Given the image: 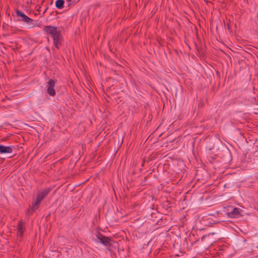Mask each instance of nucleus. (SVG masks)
<instances>
[{
	"instance_id": "1",
	"label": "nucleus",
	"mask_w": 258,
	"mask_h": 258,
	"mask_svg": "<svg viewBox=\"0 0 258 258\" xmlns=\"http://www.w3.org/2000/svg\"><path fill=\"white\" fill-rule=\"evenodd\" d=\"M45 30L48 33L52 35L54 44L56 47H58L61 41V36L59 31L57 30L56 27L51 26H46Z\"/></svg>"
},
{
	"instance_id": "9",
	"label": "nucleus",
	"mask_w": 258,
	"mask_h": 258,
	"mask_svg": "<svg viewBox=\"0 0 258 258\" xmlns=\"http://www.w3.org/2000/svg\"><path fill=\"white\" fill-rule=\"evenodd\" d=\"M23 232V226L21 223H20L17 227V235L18 236H21Z\"/></svg>"
},
{
	"instance_id": "5",
	"label": "nucleus",
	"mask_w": 258,
	"mask_h": 258,
	"mask_svg": "<svg viewBox=\"0 0 258 258\" xmlns=\"http://www.w3.org/2000/svg\"><path fill=\"white\" fill-rule=\"evenodd\" d=\"M242 212V210L238 208H235L232 212L228 213L227 215L228 218H235L238 217L240 215H241Z\"/></svg>"
},
{
	"instance_id": "2",
	"label": "nucleus",
	"mask_w": 258,
	"mask_h": 258,
	"mask_svg": "<svg viewBox=\"0 0 258 258\" xmlns=\"http://www.w3.org/2000/svg\"><path fill=\"white\" fill-rule=\"evenodd\" d=\"M46 92L50 96L55 94V82L53 80H50L46 86Z\"/></svg>"
},
{
	"instance_id": "10",
	"label": "nucleus",
	"mask_w": 258,
	"mask_h": 258,
	"mask_svg": "<svg viewBox=\"0 0 258 258\" xmlns=\"http://www.w3.org/2000/svg\"><path fill=\"white\" fill-rule=\"evenodd\" d=\"M42 200H40V199L38 198L37 197V200L36 201H35V202L34 203V205H33V209L34 210L35 209H36V207L39 205V204L40 203V202Z\"/></svg>"
},
{
	"instance_id": "3",
	"label": "nucleus",
	"mask_w": 258,
	"mask_h": 258,
	"mask_svg": "<svg viewBox=\"0 0 258 258\" xmlns=\"http://www.w3.org/2000/svg\"><path fill=\"white\" fill-rule=\"evenodd\" d=\"M16 13L17 15L19 17V20L20 21H23L25 22L30 26L33 25L32 20L28 17L23 13L19 11H17Z\"/></svg>"
},
{
	"instance_id": "4",
	"label": "nucleus",
	"mask_w": 258,
	"mask_h": 258,
	"mask_svg": "<svg viewBox=\"0 0 258 258\" xmlns=\"http://www.w3.org/2000/svg\"><path fill=\"white\" fill-rule=\"evenodd\" d=\"M97 237L98 242H99L101 244H102L104 245H106V246L110 245L111 244V239L110 238H109L108 237H104L100 234H98L97 235Z\"/></svg>"
},
{
	"instance_id": "12",
	"label": "nucleus",
	"mask_w": 258,
	"mask_h": 258,
	"mask_svg": "<svg viewBox=\"0 0 258 258\" xmlns=\"http://www.w3.org/2000/svg\"><path fill=\"white\" fill-rule=\"evenodd\" d=\"M67 2L68 3V5L69 6L71 3H72L74 2V0H66Z\"/></svg>"
},
{
	"instance_id": "6",
	"label": "nucleus",
	"mask_w": 258,
	"mask_h": 258,
	"mask_svg": "<svg viewBox=\"0 0 258 258\" xmlns=\"http://www.w3.org/2000/svg\"><path fill=\"white\" fill-rule=\"evenodd\" d=\"M12 148L9 146H4L0 145V154L11 153Z\"/></svg>"
},
{
	"instance_id": "8",
	"label": "nucleus",
	"mask_w": 258,
	"mask_h": 258,
	"mask_svg": "<svg viewBox=\"0 0 258 258\" xmlns=\"http://www.w3.org/2000/svg\"><path fill=\"white\" fill-rule=\"evenodd\" d=\"M64 0H57L55 2V6L57 8L61 9L63 8Z\"/></svg>"
},
{
	"instance_id": "7",
	"label": "nucleus",
	"mask_w": 258,
	"mask_h": 258,
	"mask_svg": "<svg viewBox=\"0 0 258 258\" xmlns=\"http://www.w3.org/2000/svg\"><path fill=\"white\" fill-rule=\"evenodd\" d=\"M49 191V190L48 189H46L42 191L38 195L37 198L40 199V200H42L45 198V197L48 194Z\"/></svg>"
},
{
	"instance_id": "11",
	"label": "nucleus",
	"mask_w": 258,
	"mask_h": 258,
	"mask_svg": "<svg viewBox=\"0 0 258 258\" xmlns=\"http://www.w3.org/2000/svg\"><path fill=\"white\" fill-rule=\"evenodd\" d=\"M42 200H40V199L38 198L37 197V200L36 201H35V202L34 203V205H33V209L34 210L35 209H36V207L39 205V204L40 203V202Z\"/></svg>"
}]
</instances>
